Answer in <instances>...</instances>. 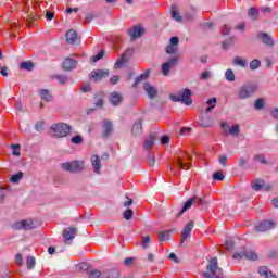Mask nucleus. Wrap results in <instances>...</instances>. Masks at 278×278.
I'll list each match as a JSON object with an SVG mask.
<instances>
[{
    "instance_id": "obj_22",
    "label": "nucleus",
    "mask_w": 278,
    "mask_h": 278,
    "mask_svg": "<svg viewBox=\"0 0 278 278\" xmlns=\"http://www.w3.org/2000/svg\"><path fill=\"white\" fill-rule=\"evenodd\" d=\"M143 90H146L150 99H155V97H157V89H155V87L151 86L149 83H144Z\"/></svg>"
},
{
    "instance_id": "obj_39",
    "label": "nucleus",
    "mask_w": 278,
    "mask_h": 278,
    "mask_svg": "<svg viewBox=\"0 0 278 278\" xmlns=\"http://www.w3.org/2000/svg\"><path fill=\"white\" fill-rule=\"evenodd\" d=\"M94 99H96V102H94L96 108H103V94L98 93L96 94Z\"/></svg>"
},
{
    "instance_id": "obj_41",
    "label": "nucleus",
    "mask_w": 278,
    "mask_h": 278,
    "mask_svg": "<svg viewBox=\"0 0 278 278\" xmlns=\"http://www.w3.org/2000/svg\"><path fill=\"white\" fill-rule=\"evenodd\" d=\"M26 265L29 270L36 266V258L34 256H28L26 260Z\"/></svg>"
},
{
    "instance_id": "obj_46",
    "label": "nucleus",
    "mask_w": 278,
    "mask_h": 278,
    "mask_svg": "<svg viewBox=\"0 0 278 278\" xmlns=\"http://www.w3.org/2000/svg\"><path fill=\"white\" fill-rule=\"evenodd\" d=\"M162 73L164 77H168V75L170 74V67L168 66L167 62L162 64Z\"/></svg>"
},
{
    "instance_id": "obj_35",
    "label": "nucleus",
    "mask_w": 278,
    "mask_h": 278,
    "mask_svg": "<svg viewBox=\"0 0 278 278\" xmlns=\"http://www.w3.org/2000/svg\"><path fill=\"white\" fill-rule=\"evenodd\" d=\"M87 275L89 278H101L103 273H101L99 269H90L88 270Z\"/></svg>"
},
{
    "instance_id": "obj_12",
    "label": "nucleus",
    "mask_w": 278,
    "mask_h": 278,
    "mask_svg": "<svg viewBox=\"0 0 278 278\" xmlns=\"http://www.w3.org/2000/svg\"><path fill=\"white\" fill-rule=\"evenodd\" d=\"M76 236H77V228L73 226L64 229L63 231V238L66 244H71V240H73Z\"/></svg>"
},
{
    "instance_id": "obj_13",
    "label": "nucleus",
    "mask_w": 278,
    "mask_h": 278,
    "mask_svg": "<svg viewBox=\"0 0 278 278\" xmlns=\"http://www.w3.org/2000/svg\"><path fill=\"white\" fill-rule=\"evenodd\" d=\"M186 161L192 162V157L188 154H185L182 157L179 156L177 160V164L179 168H182V170H188V168H192V163H186Z\"/></svg>"
},
{
    "instance_id": "obj_60",
    "label": "nucleus",
    "mask_w": 278,
    "mask_h": 278,
    "mask_svg": "<svg viewBox=\"0 0 278 278\" xmlns=\"http://www.w3.org/2000/svg\"><path fill=\"white\" fill-rule=\"evenodd\" d=\"M134 262H136V257H127L124 261L125 266H131L134 265Z\"/></svg>"
},
{
    "instance_id": "obj_3",
    "label": "nucleus",
    "mask_w": 278,
    "mask_h": 278,
    "mask_svg": "<svg viewBox=\"0 0 278 278\" xmlns=\"http://www.w3.org/2000/svg\"><path fill=\"white\" fill-rule=\"evenodd\" d=\"M257 92V84H245L238 91V99L244 100L253 97Z\"/></svg>"
},
{
    "instance_id": "obj_20",
    "label": "nucleus",
    "mask_w": 278,
    "mask_h": 278,
    "mask_svg": "<svg viewBox=\"0 0 278 278\" xmlns=\"http://www.w3.org/2000/svg\"><path fill=\"white\" fill-rule=\"evenodd\" d=\"M194 201H197V198H190L189 200H187L185 202L182 208L177 214V217L179 218V217L184 216V213L188 212V210H190V207H192V205H194Z\"/></svg>"
},
{
    "instance_id": "obj_9",
    "label": "nucleus",
    "mask_w": 278,
    "mask_h": 278,
    "mask_svg": "<svg viewBox=\"0 0 278 278\" xmlns=\"http://www.w3.org/2000/svg\"><path fill=\"white\" fill-rule=\"evenodd\" d=\"M114 134V124L110 119L102 121V138H110V135Z\"/></svg>"
},
{
    "instance_id": "obj_2",
    "label": "nucleus",
    "mask_w": 278,
    "mask_h": 278,
    "mask_svg": "<svg viewBox=\"0 0 278 278\" xmlns=\"http://www.w3.org/2000/svg\"><path fill=\"white\" fill-rule=\"evenodd\" d=\"M71 125L66 123L52 124L50 127V134L53 138H66L71 136Z\"/></svg>"
},
{
    "instance_id": "obj_55",
    "label": "nucleus",
    "mask_w": 278,
    "mask_h": 278,
    "mask_svg": "<svg viewBox=\"0 0 278 278\" xmlns=\"http://www.w3.org/2000/svg\"><path fill=\"white\" fill-rule=\"evenodd\" d=\"M193 199H195L194 203L198 205H206L207 204V201L205 200V198L193 197Z\"/></svg>"
},
{
    "instance_id": "obj_58",
    "label": "nucleus",
    "mask_w": 278,
    "mask_h": 278,
    "mask_svg": "<svg viewBox=\"0 0 278 278\" xmlns=\"http://www.w3.org/2000/svg\"><path fill=\"white\" fill-rule=\"evenodd\" d=\"M104 52L100 51L98 54L91 58L92 62H99V60L103 59Z\"/></svg>"
},
{
    "instance_id": "obj_43",
    "label": "nucleus",
    "mask_w": 278,
    "mask_h": 278,
    "mask_svg": "<svg viewBox=\"0 0 278 278\" xmlns=\"http://www.w3.org/2000/svg\"><path fill=\"white\" fill-rule=\"evenodd\" d=\"M123 216L125 220H131V218H134V211L131 208H127L124 211Z\"/></svg>"
},
{
    "instance_id": "obj_5",
    "label": "nucleus",
    "mask_w": 278,
    "mask_h": 278,
    "mask_svg": "<svg viewBox=\"0 0 278 278\" xmlns=\"http://www.w3.org/2000/svg\"><path fill=\"white\" fill-rule=\"evenodd\" d=\"M62 168L63 170H67L68 173H81V170H84V161L63 163Z\"/></svg>"
},
{
    "instance_id": "obj_36",
    "label": "nucleus",
    "mask_w": 278,
    "mask_h": 278,
    "mask_svg": "<svg viewBox=\"0 0 278 278\" xmlns=\"http://www.w3.org/2000/svg\"><path fill=\"white\" fill-rule=\"evenodd\" d=\"M262 66V61L258 59H254L250 62V68L251 71H257Z\"/></svg>"
},
{
    "instance_id": "obj_17",
    "label": "nucleus",
    "mask_w": 278,
    "mask_h": 278,
    "mask_svg": "<svg viewBox=\"0 0 278 278\" xmlns=\"http://www.w3.org/2000/svg\"><path fill=\"white\" fill-rule=\"evenodd\" d=\"M91 166L96 175H101L102 165H101V159H99V155L91 156Z\"/></svg>"
},
{
    "instance_id": "obj_63",
    "label": "nucleus",
    "mask_w": 278,
    "mask_h": 278,
    "mask_svg": "<svg viewBox=\"0 0 278 278\" xmlns=\"http://www.w3.org/2000/svg\"><path fill=\"white\" fill-rule=\"evenodd\" d=\"M227 155L219 156V164H222V166H227Z\"/></svg>"
},
{
    "instance_id": "obj_25",
    "label": "nucleus",
    "mask_w": 278,
    "mask_h": 278,
    "mask_svg": "<svg viewBox=\"0 0 278 278\" xmlns=\"http://www.w3.org/2000/svg\"><path fill=\"white\" fill-rule=\"evenodd\" d=\"M232 64L233 66H240V68H247L249 62H247V60L241 56H235Z\"/></svg>"
},
{
    "instance_id": "obj_53",
    "label": "nucleus",
    "mask_w": 278,
    "mask_h": 278,
    "mask_svg": "<svg viewBox=\"0 0 278 278\" xmlns=\"http://www.w3.org/2000/svg\"><path fill=\"white\" fill-rule=\"evenodd\" d=\"M231 31V26L225 24L222 27V36H229V33Z\"/></svg>"
},
{
    "instance_id": "obj_51",
    "label": "nucleus",
    "mask_w": 278,
    "mask_h": 278,
    "mask_svg": "<svg viewBox=\"0 0 278 278\" xmlns=\"http://www.w3.org/2000/svg\"><path fill=\"white\" fill-rule=\"evenodd\" d=\"M177 49H178L177 46L169 45V46L166 47L165 51L169 55H173V54L177 53Z\"/></svg>"
},
{
    "instance_id": "obj_54",
    "label": "nucleus",
    "mask_w": 278,
    "mask_h": 278,
    "mask_svg": "<svg viewBox=\"0 0 278 278\" xmlns=\"http://www.w3.org/2000/svg\"><path fill=\"white\" fill-rule=\"evenodd\" d=\"M255 110H264V100L257 99L254 104Z\"/></svg>"
},
{
    "instance_id": "obj_57",
    "label": "nucleus",
    "mask_w": 278,
    "mask_h": 278,
    "mask_svg": "<svg viewBox=\"0 0 278 278\" xmlns=\"http://www.w3.org/2000/svg\"><path fill=\"white\" fill-rule=\"evenodd\" d=\"M45 129V124L42 122H37L35 124V130L38 131L39 134Z\"/></svg>"
},
{
    "instance_id": "obj_32",
    "label": "nucleus",
    "mask_w": 278,
    "mask_h": 278,
    "mask_svg": "<svg viewBox=\"0 0 278 278\" xmlns=\"http://www.w3.org/2000/svg\"><path fill=\"white\" fill-rule=\"evenodd\" d=\"M172 18H174V21H177L178 23H180L181 21V16L179 15V9L176 4L172 5Z\"/></svg>"
},
{
    "instance_id": "obj_1",
    "label": "nucleus",
    "mask_w": 278,
    "mask_h": 278,
    "mask_svg": "<svg viewBox=\"0 0 278 278\" xmlns=\"http://www.w3.org/2000/svg\"><path fill=\"white\" fill-rule=\"evenodd\" d=\"M206 270L202 275L205 278H225L223 275V268L218 267V258L213 257L208 261Z\"/></svg>"
},
{
    "instance_id": "obj_31",
    "label": "nucleus",
    "mask_w": 278,
    "mask_h": 278,
    "mask_svg": "<svg viewBox=\"0 0 278 278\" xmlns=\"http://www.w3.org/2000/svg\"><path fill=\"white\" fill-rule=\"evenodd\" d=\"M20 68H22V71L31 72V71H34V62H31V61H23L20 64Z\"/></svg>"
},
{
    "instance_id": "obj_7",
    "label": "nucleus",
    "mask_w": 278,
    "mask_h": 278,
    "mask_svg": "<svg viewBox=\"0 0 278 278\" xmlns=\"http://www.w3.org/2000/svg\"><path fill=\"white\" fill-rule=\"evenodd\" d=\"M13 229L29 231L36 229V224L31 219L17 220L13 224Z\"/></svg>"
},
{
    "instance_id": "obj_61",
    "label": "nucleus",
    "mask_w": 278,
    "mask_h": 278,
    "mask_svg": "<svg viewBox=\"0 0 278 278\" xmlns=\"http://www.w3.org/2000/svg\"><path fill=\"white\" fill-rule=\"evenodd\" d=\"M94 13H87L85 16V21L86 23H92V21L94 20Z\"/></svg>"
},
{
    "instance_id": "obj_14",
    "label": "nucleus",
    "mask_w": 278,
    "mask_h": 278,
    "mask_svg": "<svg viewBox=\"0 0 278 278\" xmlns=\"http://www.w3.org/2000/svg\"><path fill=\"white\" fill-rule=\"evenodd\" d=\"M128 36H130V40H136L137 38H141L144 34V29L141 26H134L127 30Z\"/></svg>"
},
{
    "instance_id": "obj_19",
    "label": "nucleus",
    "mask_w": 278,
    "mask_h": 278,
    "mask_svg": "<svg viewBox=\"0 0 278 278\" xmlns=\"http://www.w3.org/2000/svg\"><path fill=\"white\" fill-rule=\"evenodd\" d=\"M131 134L135 138H138V136H142V119H138L134 123Z\"/></svg>"
},
{
    "instance_id": "obj_62",
    "label": "nucleus",
    "mask_w": 278,
    "mask_h": 278,
    "mask_svg": "<svg viewBox=\"0 0 278 278\" xmlns=\"http://www.w3.org/2000/svg\"><path fill=\"white\" fill-rule=\"evenodd\" d=\"M15 263H16L18 266H23V254H16V256H15Z\"/></svg>"
},
{
    "instance_id": "obj_34",
    "label": "nucleus",
    "mask_w": 278,
    "mask_h": 278,
    "mask_svg": "<svg viewBox=\"0 0 278 278\" xmlns=\"http://www.w3.org/2000/svg\"><path fill=\"white\" fill-rule=\"evenodd\" d=\"M216 103H217L216 98H212L206 101V105H208V108H206V110H205L206 114L212 112V110H214V108H216Z\"/></svg>"
},
{
    "instance_id": "obj_59",
    "label": "nucleus",
    "mask_w": 278,
    "mask_h": 278,
    "mask_svg": "<svg viewBox=\"0 0 278 278\" xmlns=\"http://www.w3.org/2000/svg\"><path fill=\"white\" fill-rule=\"evenodd\" d=\"M200 121H201L200 123L201 127H204V128L212 127V123L210 121H205L203 119V117H200Z\"/></svg>"
},
{
    "instance_id": "obj_18",
    "label": "nucleus",
    "mask_w": 278,
    "mask_h": 278,
    "mask_svg": "<svg viewBox=\"0 0 278 278\" xmlns=\"http://www.w3.org/2000/svg\"><path fill=\"white\" fill-rule=\"evenodd\" d=\"M149 75H151V70H147L146 72H143L140 76H138L135 79V83L132 84V88H138V86L142 84V81H147V79H149Z\"/></svg>"
},
{
    "instance_id": "obj_24",
    "label": "nucleus",
    "mask_w": 278,
    "mask_h": 278,
    "mask_svg": "<svg viewBox=\"0 0 278 278\" xmlns=\"http://www.w3.org/2000/svg\"><path fill=\"white\" fill-rule=\"evenodd\" d=\"M121 101H123V96H121V93L116 91L111 93L110 102L112 103V105H119Z\"/></svg>"
},
{
    "instance_id": "obj_40",
    "label": "nucleus",
    "mask_w": 278,
    "mask_h": 278,
    "mask_svg": "<svg viewBox=\"0 0 278 278\" xmlns=\"http://www.w3.org/2000/svg\"><path fill=\"white\" fill-rule=\"evenodd\" d=\"M225 77L227 81H236V74H233V70H227L225 73Z\"/></svg>"
},
{
    "instance_id": "obj_28",
    "label": "nucleus",
    "mask_w": 278,
    "mask_h": 278,
    "mask_svg": "<svg viewBox=\"0 0 278 278\" xmlns=\"http://www.w3.org/2000/svg\"><path fill=\"white\" fill-rule=\"evenodd\" d=\"M127 53H129V51H126L122 54V58L118 59L115 64H114V68H121V66H124V64H127Z\"/></svg>"
},
{
    "instance_id": "obj_26",
    "label": "nucleus",
    "mask_w": 278,
    "mask_h": 278,
    "mask_svg": "<svg viewBox=\"0 0 278 278\" xmlns=\"http://www.w3.org/2000/svg\"><path fill=\"white\" fill-rule=\"evenodd\" d=\"M121 277V274L116 269H109L105 271H102V276L100 278H118Z\"/></svg>"
},
{
    "instance_id": "obj_48",
    "label": "nucleus",
    "mask_w": 278,
    "mask_h": 278,
    "mask_svg": "<svg viewBox=\"0 0 278 278\" xmlns=\"http://www.w3.org/2000/svg\"><path fill=\"white\" fill-rule=\"evenodd\" d=\"M254 162H260V164H268L266 156L264 154H258L254 156Z\"/></svg>"
},
{
    "instance_id": "obj_47",
    "label": "nucleus",
    "mask_w": 278,
    "mask_h": 278,
    "mask_svg": "<svg viewBox=\"0 0 278 278\" xmlns=\"http://www.w3.org/2000/svg\"><path fill=\"white\" fill-rule=\"evenodd\" d=\"M150 243H151V237L150 236H144L142 238V242H141L142 249H149Z\"/></svg>"
},
{
    "instance_id": "obj_45",
    "label": "nucleus",
    "mask_w": 278,
    "mask_h": 278,
    "mask_svg": "<svg viewBox=\"0 0 278 278\" xmlns=\"http://www.w3.org/2000/svg\"><path fill=\"white\" fill-rule=\"evenodd\" d=\"M71 142L73 144H81L84 142V137H81L80 135H76L72 137Z\"/></svg>"
},
{
    "instance_id": "obj_52",
    "label": "nucleus",
    "mask_w": 278,
    "mask_h": 278,
    "mask_svg": "<svg viewBox=\"0 0 278 278\" xmlns=\"http://www.w3.org/2000/svg\"><path fill=\"white\" fill-rule=\"evenodd\" d=\"M179 62V59H177V56H173V58H170L167 62H165V63H167L168 64V66L170 67V68H173V66H177V63Z\"/></svg>"
},
{
    "instance_id": "obj_37",
    "label": "nucleus",
    "mask_w": 278,
    "mask_h": 278,
    "mask_svg": "<svg viewBox=\"0 0 278 278\" xmlns=\"http://www.w3.org/2000/svg\"><path fill=\"white\" fill-rule=\"evenodd\" d=\"M21 179H23V172H18L17 174H14L13 176H11L10 181L12 184H18Z\"/></svg>"
},
{
    "instance_id": "obj_8",
    "label": "nucleus",
    "mask_w": 278,
    "mask_h": 278,
    "mask_svg": "<svg viewBox=\"0 0 278 278\" xmlns=\"http://www.w3.org/2000/svg\"><path fill=\"white\" fill-rule=\"evenodd\" d=\"M274 227H275V222H273V220H263L254 227V230L257 233H265V231H270V229H273Z\"/></svg>"
},
{
    "instance_id": "obj_49",
    "label": "nucleus",
    "mask_w": 278,
    "mask_h": 278,
    "mask_svg": "<svg viewBox=\"0 0 278 278\" xmlns=\"http://www.w3.org/2000/svg\"><path fill=\"white\" fill-rule=\"evenodd\" d=\"M213 179L215 181H223V179H225V174H223V172H215L213 174Z\"/></svg>"
},
{
    "instance_id": "obj_21",
    "label": "nucleus",
    "mask_w": 278,
    "mask_h": 278,
    "mask_svg": "<svg viewBox=\"0 0 278 278\" xmlns=\"http://www.w3.org/2000/svg\"><path fill=\"white\" fill-rule=\"evenodd\" d=\"M77 67V60L67 58L63 61L64 71H73V68Z\"/></svg>"
},
{
    "instance_id": "obj_15",
    "label": "nucleus",
    "mask_w": 278,
    "mask_h": 278,
    "mask_svg": "<svg viewBox=\"0 0 278 278\" xmlns=\"http://www.w3.org/2000/svg\"><path fill=\"white\" fill-rule=\"evenodd\" d=\"M156 140H157V132L150 134V136L143 142V149H146V151H151Z\"/></svg>"
},
{
    "instance_id": "obj_64",
    "label": "nucleus",
    "mask_w": 278,
    "mask_h": 278,
    "mask_svg": "<svg viewBox=\"0 0 278 278\" xmlns=\"http://www.w3.org/2000/svg\"><path fill=\"white\" fill-rule=\"evenodd\" d=\"M273 118H275L276 121H278V109L274 108L270 112Z\"/></svg>"
},
{
    "instance_id": "obj_29",
    "label": "nucleus",
    "mask_w": 278,
    "mask_h": 278,
    "mask_svg": "<svg viewBox=\"0 0 278 278\" xmlns=\"http://www.w3.org/2000/svg\"><path fill=\"white\" fill-rule=\"evenodd\" d=\"M248 16H250L252 21H257V18H260V10L255 7L250 8L248 11Z\"/></svg>"
},
{
    "instance_id": "obj_38",
    "label": "nucleus",
    "mask_w": 278,
    "mask_h": 278,
    "mask_svg": "<svg viewBox=\"0 0 278 278\" xmlns=\"http://www.w3.org/2000/svg\"><path fill=\"white\" fill-rule=\"evenodd\" d=\"M229 134L231 136H240V125L235 124L229 128Z\"/></svg>"
},
{
    "instance_id": "obj_30",
    "label": "nucleus",
    "mask_w": 278,
    "mask_h": 278,
    "mask_svg": "<svg viewBox=\"0 0 278 278\" xmlns=\"http://www.w3.org/2000/svg\"><path fill=\"white\" fill-rule=\"evenodd\" d=\"M266 186V182L263 179H254L252 180V188L253 190L260 191L262 188Z\"/></svg>"
},
{
    "instance_id": "obj_27",
    "label": "nucleus",
    "mask_w": 278,
    "mask_h": 278,
    "mask_svg": "<svg viewBox=\"0 0 278 278\" xmlns=\"http://www.w3.org/2000/svg\"><path fill=\"white\" fill-rule=\"evenodd\" d=\"M66 40L68 45H75L77 42V33L74 29H71L66 33Z\"/></svg>"
},
{
    "instance_id": "obj_33",
    "label": "nucleus",
    "mask_w": 278,
    "mask_h": 278,
    "mask_svg": "<svg viewBox=\"0 0 278 278\" xmlns=\"http://www.w3.org/2000/svg\"><path fill=\"white\" fill-rule=\"evenodd\" d=\"M39 94L43 101H51V99H53V97L47 89H40Z\"/></svg>"
},
{
    "instance_id": "obj_23",
    "label": "nucleus",
    "mask_w": 278,
    "mask_h": 278,
    "mask_svg": "<svg viewBox=\"0 0 278 278\" xmlns=\"http://www.w3.org/2000/svg\"><path fill=\"white\" fill-rule=\"evenodd\" d=\"M258 274L261 275V277L265 278H277V276L273 274L266 266L260 267Z\"/></svg>"
},
{
    "instance_id": "obj_16",
    "label": "nucleus",
    "mask_w": 278,
    "mask_h": 278,
    "mask_svg": "<svg viewBox=\"0 0 278 278\" xmlns=\"http://www.w3.org/2000/svg\"><path fill=\"white\" fill-rule=\"evenodd\" d=\"M257 38H258V40H262V43L266 45L267 47H274V45H275L273 37H270V35H268V33L261 31L257 34Z\"/></svg>"
},
{
    "instance_id": "obj_44",
    "label": "nucleus",
    "mask_w": 278,
    "mask_h": 278,
    "mask_svg": "<svg viewBox=\"0 0 278 278\" xmlns=\"http://www.w3.org/2000/svg\"><path fill=\"white\" fill-rule=\"evenodd\" d=\"M54 79H58L59 84H61L62 86H64V84H66L68 81V76H64V75H55Z\"/></svg>"
},
{
    "instance_id": "obj_6",
    "label": "nucleus",
    "mask_w": 278,
    "mask_h": 278,
    "mask_svg": "<svg viewBox=\"0 0 278 278\" xmlns=\"http://www.w3.org/2000/svg\"><path fill=\"white\" fill-rule=\"evenodd\" d=\"M233 260H243V257L245 260H252V262H255V260H257V253H255V251L253 250H241V251H237L233 255H232Z\"/></svg>"
},
{
    "instance_id": "obj_10",
    "label": "nucleus",
    "mask_w": 278,
    "mask_h": 278,
    "mask_svg": "<svg viewBox=\"0 0 278 278\" xmlns=\"http://www.w3.org/2000/svg\"><path fill=\"white\" fill-rule=\"evenodd\" d=\"M192 229H194V220H190L185 227L182 228L181 231V239H180V244H184L186 240H188L192 233Z\"/></svg>"
},
{
    "instance_id": "obj_4",
    "label": "nucleus",
    "mask_w": 278,
    "mask_h": 278,
    "mask_svg": "<svg viewBox=\"0 0 278 278\" xmlns=\"http://www.w3.org/2000/svg\"><path fill=\"white\" fill-rule=\"evenodd\" d=\"M192 91L190 89H184L181 92V96L177 94H169L170 101H174V103H184L185 105H192Z\"/></svg>"
},
{
    "instance_id": "obj_50",
    "label": "nucleus",
    "mask_w": 278,
    "mask_h": 278,
    "mask_svg": "<svg viewBox=\"0 0 278 278\" xmlns=\"http://www.w3.org/2000/svg\"><path fill=\"white\" fill-rule=\"evenodd\" d=\"M77 270H87V274H88V270H90V265L86 262L84 263H80L76 266Z\"/></svg>"
},
{
    "instance_id": "obj_42",
    "label": "nucleus",
    "mask_w": 278,
    "mask_h": 278,
    "mask_svg": "<svg viewBox=\"0 0 278 278\" xmlns=\"http://www.w3.org/2000/svg\"><path fill=\"white\" fill-rule=\"evenodd\" d=\"M168 238H170V233H168V231H162L159 233L160 242H166V240H168Z\"/></svg>"
},
{
    "instance_id": "obj_11",
    "label": "nucleus",
    "mask_w": 278,
    "mask_h": 278,
    "mask_svg": "<svg viewBox=\"0 0 278 278\" xmlns=\"http://www.w3.org/2000/svg\"><path fill=\"white\" fill-rule=\"evenodd\" d=\"M90 77H91V79H93V81H101V79H105V78L110 77V71L96 70V71L91 72Z\"/></svg>"
},
{
    "instance_id": "obj_56",
    "label": "nucleus",
    "mask_w": 278,
    "mask_h": 278,
    "mask_svg": "<svg viewBox=\"0 0 278 278\" xmlns=\"http://www.w3.org/2000/svg\"><path fill=\"white\" fill-rule=\"evenodd\" d=\"M232 45H233V38H230L229 40L222 42L223 49H229V47H231Z\"/></svg>"
}]
</instances>
